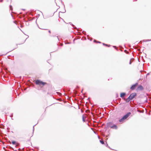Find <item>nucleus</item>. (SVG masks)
Here are the masks:
<instances>
[{
    "mask_svg": "<svg viewBox=\"0 0 151 151\" xmlns=\"http://www.w3.org/2000/svg\"><path fill=\"white\" fill-rule=\"evenodd\" d=\"M13 114H12L11 115V116H10L12 117L13 116Z\"/></svg>",
    "mask_w": 151,
    "mask_h": 151,
    "instance_id": "f3484780",
    "label": "nucleus"
},
{
    "mask_svg": "<svg viewBox=\"0 0 151 151\" xmlns=\"http://www.w3.org/2000/svg\"><path fill=\"white\" fill-rule=\"evenodd\" d=\"M35 83L36 85H40L41 84L44 86L46 83L42 82L39 80H37L35 81Z\"/></svg>",
    "mask_w": 151,
    "mask_h": 151,
    "instance_id": "f03ea898",
    "label": "nucleus"
},
{
    "mask_svg": "<svg viewBox=\"0 0 151 151\" xmlns=\"http://www.w3.org/2000/svg\"><path fill=\"white\" fill-rule=\"evenodd\" d=\"M10 9L12 10V6L11 5L10 6Z\"/></svg>",
    "mask_w": 151,
    "mask_h": 151,
    "instance_id": "2eb2a0df",
    "label": "nucleus"
},
{
    "mask_svg": "<svg viewBox=\"0 0 151 151\" xmlns=\"http://www.w3.org/2000/svg\"><path fill=\"white\" fill-rule=\"evenodd\" d=\"M131 100V99H130V98L129 97L127 98L126 99L125 101L127 102H129Z\"/></svg>",
    "mask_w": 151,
    "mask_h": 151,
    "instance_id": "1a4fd4ad",
    "label": "nucleus"
},
{
    "mask_svg": "<svg viewBox=\"0 0 151 151\" xmlns=\"http://www.w3.org/2000/svg\"><path fill=\"white\" fill-rule=\"evenodd\" d=\"M132 59H130V62H129V64H131V60H132Z\"/></svg>",
    "mask_w": 151,
    "mask_h": 151,
    "instance_id": "4468645a",
    "label": "nucleus"
},
{
    "mask_svg": "<svg viewBox=\"0 0 151 151\" xmlns=\"http://www.w3.org/2000/svg\"><path fill=\"white\" fill-rule=\"evenodd\" d=\"M136 93H131L129 96L130 98V99H132L133 98H134L136 96Z\"/></svg>",
    "mask_w": 151,
    "mask_h": 151,
    "instance_id": "7ed1b4c3",
    "label": "nucleus"
},
{
    "mask_svg": "<svg viewBox=\"0 0 151 151\" xmlns=\"http://www.w3.org/2000/svg\"><path fill=\"white\" fill-rule=\"evenodd\" d=\"M34 126H33V130H34Z\"/></svg>",
    "mask_w": 151,
    "mask_h": 151,
    "instance_id": "5701e85b",
    "label": "nucleus"
},
{
    "mask_svg": "<svg viewBox=\"0 0 151 151\" xmlns=\"http://www.w3.org/2000/svg\"><path fill=\"white\" fill-rule=\"evenodd\" d=\"M126 95V93H121L120 94V97L121 98H122L124 96Z\"/></svg>",
    "mask_w": 151,
    "mask_h": 151,
    "instance_id": "6e6552de",
    "label": "nucleus"
},
{
    "mask_svg": "<svg viewBox=\"0 0 151 151\" xmlns=\"http://www.w3.org/2000/svg\"><path fill=\"white\" fill-rule=\"evenodd\" d=\"M100 142L102 144H104V142L103 140H100Z\"/></svg>",
    "mask_w": 151,
    "mask_h": 151,
    "instance_id": "9b49d317",
    "label": "nucleus"
},
{
    "mask_svg": "<svg viewBox=\"0 0 151 151\" xmlns=\"http://www.w3.org/2000/svg\"><path fill=\"white\" fill-rule=\"evenodd\" d=\"M74 28H75V29H76V27H74Z\"/></svg>",
    "mask_w": 151,
    "mask_h": 151,
    "instance_id": "a878e982",
    "label": "nucleus"
},
{
    "mask_svg": "<svg viewBox=\"0 0 151 151\" xmlns=\"http://www.w3.org/2000/svg\"><path fill=\"white\" fill-rule=\"evenodd\" d=\"M131 114V112H128L126 114L124 115L121 119L119 120V122H123L125 119H127L129 116Z\"/></svg>",
    "mask_w": 151,
    "mask_h": 151,
    "instance_id": "f257e3e1",
    "label": "nucleus"
},
{
    "mask_svg": "<svg viewBox=\"0 0 151 151\" xmlns=\"http://www.w3.org/2000/svg\"><path fill=\"white\" fill-rule=\"evenodd\" d=\"M124 51H125V52H127V51L126 50H124Z\"/></svg>",
    "mask_w": 151,
    "mask_h": 151,
    "instance_id": "4be33fe9",
    "label": "nucleus"
},
{
    "mask_svg": "<svg viewBox=\"0 0 151 151\" xmlns=\"http://www.w3.org/2000/svg\"><path fill=\"white\" fill-rule=\"evenodd\" d=\"M97 42H98V43H101V42H99V41Z\"/></svg>",
    "mask_w": 151,
    "mask_h": 151,
    "instance_id": "a211bd4d",
    "label": "nucleus"
},
{
    "mask_svg": "<svg viewBox=\"0 0 151 151\" xmlns=\"http://www.w3.org/2000/svg\"><path fill=\"white\" fill-rule=\"evenodd\" d=\"M12 143L13 145H15L16 143V142L15 141H12Z\"/></svg>",
    "mask_w": 151,
    "mask_h": 151,
    "instance_id": "f8f14e48",
    "label": "nucleus"
},
{
    "mask_svg": "<svg viewBox=\"0 0 151 151\" xmlns=\"http://www.w3.org/2000/svg\"><path fill=\"white\" fill-rule=\"evenodd\" d=\"M111 128L112 129H116L117 128V126L115 125L114 124L111 127Z\"/></svg>",
    "mask_w": 151,
    "mask_h": 151,
    "instance_id": "0eeeda50",
    "label": "nucleus"
},
{
    "mask_svg": "<svg viewBox=\"0 0 151 151\" xmlns=\"http://www.w3.org/2000/svg\"><path fill=\"white\" fill-rule=\"evenodd\" d=\"M105 45L106 46H108V47H109L110 46V45H109L108 44H106Z\"/></svg>",
    "mask_w": 151,
    "mask_h": 151,
    "instance_id": "dca6fc26",
    "label": "nucleus"
},
{
    "mask_svg": "<svg viewBox=\"0 0 151 151\" xmlns=\"http://www.w3.org/2000/svg\"><path fill=\"white\" fill-rule=\"evenodd\" d=\"M94 42H96V40H94Z\"/></svg>",
    "mask_w": 151,
    "mask_h": 151,
    "instance_id": "412c9836",
    "label": "nucleus"
},
{
    "mask_svg": "<svg viewBox=\"0 0 151 151\" xmlns=\"http://www.w3.org/2000/svg\"><path fill=\"white\" fill-rule=\"evenodd\" d=\"M98 138H99V139L100 138V137H99V136H98Z\"/></svg>",
    "mask_w": 151,
    "mask_h": 151,
    "instance_id": "393cba45",
    "label": "nucleus"
},
{
    "mask_svg": "<svg viewBox=\"0 0 151 151\" xmlns=\"http://www.w3.org/2000/svg\"><path fill=\"white\" fill-rule=\"evenodd\" d=\"M144 42H147V41H151V40H143Z\"/></svg>",
    "mask_w": 151,
    "mask_h": 151,
    "instance_id": "9d476101",
    "label": "nucleus"
},
{
    "mask_svg": "<svg viewBox=\"0 0 151 151\" xmlns=\"http://www.w3.org/2000/svg\"><path fill=\"white\" fill-rule=\"evenodd\" d=\"M49 32L50 33V31H49Z\"/></svg>",
    "mask_w": 151,
    "mask_h": 151,
    "instance_id": "b1692460",
    "label": "nucleus"
},
{
    "mask_svg": "<svg viewBox=\"0 0 151 151\" xmlns=\"http://www.w3.org/2000/svg\"><path fill=\"white\" fill-rule=\"evenodd\" d=\"M143 89V86L140 85L137 87V90L142 91Z\"/></svg>",
    "mask_w": 151,
    "mask_h": 151,
    "instance_id": "39448f33",
    "label": "nucleus"
},
{
    "mask_svg": "<svg viewBox=\"0 0 151 151\" xmlns=\"http://www.w3.org/2000/svg\"><path fill=\"white\" fill-rule=\"evenodd\" d=\"M113 47L114 48H116V47L115 46H113Z\"/></svg>",
    "mask_w": 151,
    "mask_h": 151,
    "instance_id": "aec40b11",
    "label": "nucleus"
},
{
    "mask_svg": "<svg viewBox=\"0 0 151 151\" xmlns=\"http://www.w3.org/2000/svg\"><path fill=\"white\" fill-rule=\"evenodd\" d=\"M103 45H105L106 44H105V43H103Z\"/></svg>",
    "mask_w": 151,
    "mask_h": 151,
    "instance_id": "6ab92c4d",
    "label": "nucleus"
},
{
    "mask_svg": "<svg viewBox=\"0 0 151 151\" xmlns=\"http://www.w3.org/2000/svg\"><path fill=\"white\" fill-rule=\"evenodd\" d=\"M83 121L84 122H85V119H84V116H83Z\"/></svg>",
    "mask_w": 151,
    "mask_h": 151,
    "instance_id": "ddd939ff",
    "label": "nucleus"
},
{
    "mask_svg": "<svg viewBox=\"0 0 151 151\" xmlns=\"http://www.w3.org/2000/svg\"><path fill=\"white\" fill-rule=\"evenodd\" d=\"M113 123L111 122H109L107 124V126L108 127L111 128V127L112 126Z\"/></svg>",
    "mask_w": 151,
    "mask_h": 151,
    "instance_id": "423d86ee",
    "label": "nucleus"
},
{
    "mask_svg": "<svg viewBox=\"0 0 151 151\" xmlns=\"http://www.w3.org/2000/svg\"><path fill=\"white\" fill-rule=\"evenodd\" d=\"M138 85V83H137L134 84L132 86L130 87V89L132 90H134L137 86Z\"/></svg>",
    "mask_w": 151,
    "mask_h": 151,
    "instance_id": "20e7f679",
    "label": "nucleus"
}]
</instances>
